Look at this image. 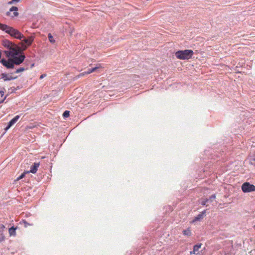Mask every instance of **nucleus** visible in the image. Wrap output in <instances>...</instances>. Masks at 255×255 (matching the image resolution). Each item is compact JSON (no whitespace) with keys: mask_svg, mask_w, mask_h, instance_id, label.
<instances>
[{"mask_svg":"<svg viewBox=\"0 0 255 255\" xmlns=\"http://www.w3.org/2000/svg\"><path fill=\"white\" fill-rule=\"evenodd\" d=\"M0 29L4 31L11 36L14 37L16 39H21L24 37L23 35L18 30L6 24L0 23Z\"/></svg>","mask_w":255,"mask_h":255,"instance_id":"obj_1","label":"nucleus"},{"mask_svg":"<svg viewBox=\"0 0 255 255\" xmlns=\"http://www.w3.org/2000/svg\"><path fill=\"white\" fill-rule=\"evenodd\" d=\"M194 54V52L192 50L186 49L184 50H179L177 51L175 55L176 57L181 60H188L192 58Z\"/></svg>","mask_w":255,"mask_h":255,"instance_id":"obj_2","label":"nucleus"},{"mask_svg":"<svg viewBox=\"0 0 255 255\" xmlns=\"http://www.w3.org/2000/svg\"><path fill=\"white\" fill-rule=\"evenodd\" d=\"M8 49L9 51H5V53L7 56L13 57L20 52V48L14 43Z\"/></svg>","mask_w":255,"mask_h":255,"instance_id":"obj_3","label":"nucleus"},{"mask_svg":"<svg viewBox=\"0 0 255 255\" xmlns=\"http://www.w3.org/2000/svg\"><path fill=\"white\" fill-rule=\"evenodd\" d=\"M242 190L244 193L255 191V186L249 182H245L242 185Z\"/></svg>","mask_w":255,"mask_h":255,"instance_id":"obj_4","label":"nucleus"},{"mask_svg":"<svg viewBox=\"0 0 255 255\" xmlns=\"http://www.w3.org/2000/svg\"><path fill=\"white\" fill-rule=\"evenodd\" d=\"M18 8L16 6H12L11 7L8 11L6 13L7 16L11 17H16L18 15Z\"/></svg>","mask_w":255,"mask_h":255,"instance_id":"obj_5","label":"nucleus"},{"mask_svg":"<svg viewBox=\"0 0 255 255\" xmlns=\"http://www.w3.org/2000/svg\"><path fill=\"white\" fill-rule=\"evenodd\" d=\"M12 60L14 64L16 65H19L21 63L23 62V61L24 60L25 56L24 55H20L18 57H17L16 56H14L13 57H11Z\"/></svg>","mask_w":255,"mask_h":255,"instance_id":"obj_6","label":"nucleus"},{"mask_svg":"<svg viewBox=\"0 0 255 255\" xmlns=\"http://www.w3.org/2000/svg\"><path fill=\"white\" fill-rule=\"evenodd\" d=\"M0 63L8 69H12L14 68V65L11 58L6 60L2 59L0 60Z\"/></svg>","mask_w":255,"mask_h":255,"instance_id":"obj_7","label":"nucleus"},{"mask_svg":"<svg viewBox=\"0 0 255 255\" xmlns=\"http://www.w3.org/2000/svg\"><path fill=\"white\" fill-rule=\"evenodd\" d=\"M19 116H16L8 123L7 126L5 128V130H8L12 125H13L19 119Z\"/></svg>","mask_w":255,"mask_h":255,"instance_id":"obj_8","label":"nucleus"},{"mask_svg":"<svg viewBox=\"0 0 255 255\" xmlns=\"http://www.w3.org/2000/svg\"><path fill=\"white\" fill-rule=\"evenodd\" d=\"M1 76V78L5 81L13 80L17 78L16 76L13 77L11 75H8L5 73H2Z\"/></svg>","mask_w":255,"mask_h":255,"instance_id":"obj_9","label":"nucleus"},{"mask_svg":"<svg viewBox=\"0 0 255 255\" xmlns=\"http://www.w3.org/2000/svg\"><path fill=\"white\" fill-rule=\"evenodd\" d=\"M34 40V36H30L27 38H25L23 40V41L27 45V46L30 45Z\"/></svg>","mask_w":255,"mask_h":255,"instance_id":"obj_10","label":"nucleus"},{"mask_svg":"<svg viewBox=\"0 0 255 255\" xmlns=\"http://www.w3.org/2000/svg\"><path fill=\"white\" fill-rule=\"evenodd\" d=\"M206 214V211H204L202 212V213L199 215H198L196 217H195L194 220L192 221L193 222H196L197 221L201 220L204 218V216H205Z\"/></svg>","mask_w":255,"mask_h":255,"instance_id":"obj_11","label":"nucleus"},{"mask_svg":"<svg viewBox=\"0 0 255 255\" xmlns=\"http://www.w3.org/2000/svg\"><path fill=\"white\" fill-rule=\"evenodd\" d=\"M39 166V163H34L32 166H31L30 171H29V173H35Z\"/></svg>","mask_w":255,"mask_h":255,"instance_id":"obj_12","label":"nucleus"},{"mask_svg":"<svg viewBox=\"0 0 255 255\" xmlns=\"http://www.w3.org/2000/svg\"><path fill=\"white\" fill-rule=\"evenodd\" d=\"M12 44L13 43L7 39H4L2 41V45L7 48H9L12 46Z\"/></svg>","mask_w":255,"mask_h":255,"instance_id":"obj_13","label":"nucleus"},{"mask_svg":"<svg viewBox=\"0 0 255 255\" xmlns=\"http://www.w3.org/2000/svg\"><path fill=\"white\" fill-rule=\"evenodd\" d=\"M201 246H202V244H197L195 245V246H194L193 251L190 252L191 254H198L197 252H198L199 249L201 248Z\"/></svg>","mask_w":255,"mask_h":255,"instance_id":"obj_14","label":"nucleus"},{"mask_svg":"<svg viewBox=\"0 0 255 255\" xmlns=\"http://www.w3.org/2000/svg\"><path fill=\"white\" fill-rule=\"evenodd\" d=\"M102 66H101V64H97V66L92 69H89L87 71V74H90L91 73H92V72L95 71L97 69H100V68H102Z\"/></svg>","mask_w":255,"mask_h":255,"instance_id":"obj_15","label":"nucleus"},{"mask_svg":"<svg viewBox=\"0 0 255 255\" xmlns=\"http://www.w3.org/2000/svg\"><path fill=\"white\" fill-rule=\"evenodd\" d=\"M17 228L12 227L8 230V233L10 236H15L16 235V230Z\"/></svg>","mask_w":255,"mask_h":255,"instance_id":"obj_16","label":"nucleus"},{"mask_svg":"<svg viewBox=\"0 0 255 255\" xmlns=\"http://www.w3.org/2000/svg\"><path fill=\"white\" fill-rule=\"evenodd\" d=\"M20 224L23 225L25 228H27L29 226H32L33 224L32 223H29L26 220H23L20 222Z\"/></svg>","mask_w":255,"mask_h":255,"instance_id":"obj_17","label":"nucleus"},{"mask_svg":"<svg viewBox=\"0 0 255 255\" xmlns=\"http://www.w3.org/2000/svg\"><path fill=\"white\" fill-rule=\"evenodd\" d=\"M27 46H27V45L26 44H25L22 42H21L19 43V46H18V47L20 48V52H21V51L25 50L27 48Z\"/></svg>","mask_w":255,"mask_h":255,"instance_id":"obj_18","label":"nucleus"},{"mask_svg":"<svg viewBox=\"0 0 255 255\" xmlns=\"http://www.w3.org/2000/svg\"><path fill=\"white\" fill-rule=\"evenodd\" d=\"M29 173V171H24L19 177H18L16 178V181H19V180L22 179L25 176L26 174H27V173Z\"/></svg>","mask_w":255,"mask_h":255,"instance_id":"obj_19","label":"nucleus"},{"mask_svg":"<svg viewBox=\"0 0 255 255\" xmlns=\"http://www.w3.org/2000/svg\"><path fill=\"white\" fill-rule=\"evenodd\" d=\"M183 234L187 237H190L191 235V232L189 229L183 231Z\"/></svg>","mask_w":255,"mask_h":255,"instance_id":"obj_20","label":"nucleus"},{"mask_svg":"<svg viewBox=\"0 0 255 255\" xmlns=\"http://www.w3.org/2000/svg\"><path fill=\"white\" fill-rule=\"evenodd\" d=\"M87 75V71L82 72V73H81L80 74H79V75H78L77 76H76L75 78V79H78L82 76H84L85 75Z\"/></svg>","mask_w":255,"mask_h":255,"instance_id":"obj_21","label":"nucleus"},{"mask_svg":"<svg viewBox=\"0 0 255 255\" xmlns=\"http://www.w3.org/2000/svg\"><path fill=\"white\" fill-rule=\"evenodd\" d=\"M48 39H49V41L51 43H54L55 42V40L54 39L53 36H52V35L50 33L48 34Z\"/></svg>","mask_w":255,"mask_h":255,"instance_id":"obj_22","label":"nucleus"},{"mask_svg":"<svg viewBox=\"0 0 255 255\" xmlns=\"http://www.w3.org/2000/svg\"><path fill=\"white\" fill-rule=\"evenodd\" d=\"M69 111H65L63 114V116L64 118H67L69 116Z\"/></svg>","mask_w":255,"mask_h":255,"instance_id":"obj_23","label":"nucleus"},{"mask_svg":"<svg viewBox=\"0 0 255 255\" xmlns=\"http://www.w3.org/2000/svg\"><path fill=\"white\" fill-rule=\"evenodd\" d=\"M24 70H25V69L24 68H20L17 69L15 71V73H19L20 72L24 71Z\"/></svg>","mask_w":255,"mask_h":255,"instance_id":"obj_24","label":"nucleus"},{"mask_svg":"<svg viewBox=\"0 0 255 255\" xmlns=\"http://www.w3.org/2000/svg\"><path fill=\"white\" fill-rule=\"evenodd\" d=\"M5 229V226L2 224H0V234H1Z\"/></svg>","mask_w":255,"mask_h":255,"instance_id":"obj_25","label":"nucleus"},{"mask_svg":"<svg viewBox=\"0 0 255 255\" xmlns=\"http://www.w3.org/2000/svg\"><path fill=\"white\" fill-rule=\"evenodd\" d=\"M216 198L215 195H212L209 198V201L210 202H213Z\"/></svg>","mask_w":255,"mask_h":255,"instance_id":"obj_26","label":"nucleus"},{"mask_svg":"<svg viewBox=\"0 0 255 255\" xmlns=\"http://www.w3.org/2000/svg\"><path fill=\"white\" fill-rule=\"evenodd\" d=\"M208 201H209V200H208V199H206V200H205L204 201H203L202 202V203H201V204H202V205H206L207 202Z\"/></svg>","mask_w":255,"mask_h":255,"instance_id":"obj_27","label":"nucleus"},{"mask_svg":"<svg viewBox=\"0 0 255 255\" xmlns=\"http://www.w3.org/2000/svg\"><path fill=\"white\" fill-rule=\"evenodd\" d=\"M20 0H12L11 1L8 2L9 4H11L14 2H18Z\"/></svg>","mask_w":255,"mask_h":255,"instance_id":"obj_28","label":"nucleus"},{"mask_svg":"<svg viewBox=\"0 0 255 255\" xmlns=\"http://www.w3.org/2000/svg\"><path fill=\"white\" fill-rule=\"evenodd\" d=\"M4 91H0V94L1 97H2L4 95Z\"/></svg>","mask_w":255,"mask_h":255,"instance_id":"obj_29","label":"nucleus"},{"mask_svg":"<svg viewBox=\"0 0 255 255\" xmlns=\"http://www.w3.org/2000/svg\"><path fill=\"white\" fill-rule=\"evenodd\" d=\"M46 76V75L45 74H43V75H41L40 77V79H42L43 78H44V77Z\"/></svg>","mask_w":255,"mask_h":255,"instance_id":"obj_30","label":"nucleus"},{"mask_svg":"<svg viewBox=\"0 0 255 255\" xmlns=\"http://www.w3.org/2000/svg\"><path fill=\"white\" fill-rule=\"evenodd\" d=\"M32 127H27V128H31Z\"/></svg>","mask_w":255,"mask_h":255,"instance_id":"obj_31","label":"nucleus"},{"mask_svg":"<svg viewBox=\"0 0 255 255\" xmlns=\"http://www.w3.org/2000/svg\"><path fill=\"white\" fill-rule=\"evenodd\" d=\"M3 101H4V100H2V101H1V102H0V103H2V102H3Z\"/></svg>","mask_w":255,"mask_h":255,"instance_id":"obj_32","label":"nucleus"},{"mask_svg":"<svg viewBox=\"0 0 255 255\" xmlns=\"http://www.w3.org/2000/svg\"><path fill=\"white\" fill-rule=\"evenodd\" d=\"M2 240H0V242Z\"/></svg>","mask_w":255,"mask_h":255,"instance_id":"obj_33","label":"nucleus"}]
</instances>
